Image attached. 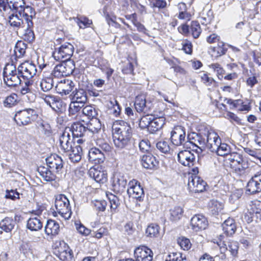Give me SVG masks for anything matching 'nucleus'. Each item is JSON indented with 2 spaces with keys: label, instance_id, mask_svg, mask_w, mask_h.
I'll return each instance as SVG.
<instances>
[{
  "label": "nucleus",
  "instance_id": "c9c22d12",
  "mask_svg": "<svg viewBox=\"0 0 261 261\" xmlns=\"http://www.w3.org/2000/svg\"><path fill=\"white\" fill-rule=\"evenodd\" d=\"M248 208L249 213L252 215V217H255L257 219L261 220V201L254 200L251 202Z\"/></svg>",
  "mask_w": 261,
  "mask_h": 261
},
{
  "label": "nucleus",
  "instance_id": "f8f14e48",
  "mask_svg": "<svg viewBox=\"0 0 261 261\" xmlns=\"http://www.w3.org/2000/svg\"><path fill=\"white\" fill-rule=\"evenodd\" d=\"M135 107L138 112L148 114L151 112L153 105L150 101H147L145 95L140 94L136 97Z\"/></svg>",
  "mask_w": 261,
  "mask_h": 261
},
{
  "label": "nucleus",
  "instance_id": "49530a36",
  "mask_svg": "<svg viewBox=\"0 0 261 261\" xmlns=\"http://www.w3.org/2000/svg\"><path fill=\"white\" fill-rule=\"evenodd\" d=\"M41 89L44 92H48L54 86V81L52 77H48L43 79L40 84Z\"/></svg>",
  "mask_w": 261,
  "mask_h": 261
},
{
  "label": "nucleus",
  "instance_id": "473e14b6",
  "mask_svg": "<svg viewBox=\"0 0 261 261\" xmlns=\"http://www.w3.org/2000/svg\"><path fill=\"white\" fill-rule=\"evenodd\" d=\"M71 133L73 138H84L88 135L89 132L87 127L81 123H76L72 126Z\"/></svg>",
  "mask_w": 261,
  "mask_h": 261
},
{
  "label": "nucleus",
  "instance_id": "aec40b11",
  "mask_svg": "<svg viewBox=\"0 0 261 261\" xmlns=\"http://www.w3.org/2000/svg\"><path fill=\"white\" fill-rule=\"evenodd\" d=\"M73 138V137H71L70 133L67 132L66 129L60 136L59 139L60 149L63 153L75 146Z\"/></svg>",
  "mask_w": 261,
  "mask_h": 261
},
{
  "label": "nucleus",
  "instance_id": "0eeeda50",
  "mask_svg": "<svg viewBox=\"0 0 261 261\" xmlns=\"http://www.w3.org/2000/svg\"><path fill=\"white\" fill-rule=\"evenodd\" d=\"M42 98L44 102L58 113H61L65 110L66 103L57 96L43 94Z\"/></svg>",
  "mask_w": 261,
  "mask_h": 261
},
{
  "label": "nucleus",
  "instance_id": "cd10ccee",
  "mask_svg": "<svg viewBox=\"0 0 261 261\" xmlns=\"http://www.w3.org/2000/svg\"><path fill=\"white\" fill-rule=\"evenodd\" d=\"M194 136L192 139L190 138L189 143L202 150L200 147L198 146V145H201L202 147L205 146L207 130H205L204 133H194Z\"/></svg>",
  "mask_w": 261,
  "mask_h": 261
},
{
  "label": "nucleus",
  "instance_id": "bf43d9fd",
  "mask_svg": "<svg viewBox=\"0 0 261 261\" xmlns=\"http://www.w3.org/2000/svg\"><path fill=\"white\" fill-rule=\"evenodd\" d=\"M20 194L17 192V190H8L7 189L6 190V194L5 195V197L6 199H9L12 200H16V199H20Z\"/></svg>",
  "mask_w": 261,
  "mask_h": 261
},
{
  "label": "nucleus",
  "instance_id": "2eb2a0df",
  "mask_svg": "<svg viewBox=\"0 0 261 261\" xmlns=\"http://www.w3.org/2000/svg\"><path fill=\"white\" fill-rule=\"evenodd\" d=\"M43 210L40 207L36 210H33L32 214L36 217H31L27 222V228L31 231H38L40 230L43 226V224L39 218V216L42 214Z\"/></svg>",
  "mask_w": 261,
  "mask_h": 261
},
{
  "label": "nucleus",
  "instance_id": "ea45409f",
  "mask_svg": "<svg viewBox=\"0 0 261 261\" xmlns=\"http://www.w3.org/2000/svg\"><path fill=\"white\" fill-rule=\"evenodd\" d=\"M9 8L15 13L19 14L24 6V0H7Z\"/></svg>",
  "mask_w": 261,
  "mask_h": 261
},
{
  "label": "nucleus",
  "instance_id": "39448f33",
  "mask_svg": "<svg viewBox=\"0 0 261 261\" xmlns=\"http://www.w3.org/2000/svg\"><path fill=\"white\" fill-rule=\"evenodd\" d=\"M74 52V47L70 43L66 42L59 48H55L53 56L57 61H71V57Z\"/></svg>",
  "mask_w": 261,
  "mask_h": 261
},
{
  "label": "nucleus",
  "instance_id": "72a5a7b5",
  "mask_svg": "<svg viewBox=\"0 0 261 261\" xmlns=\"http://www.w3.org/2000/svg\"><path fill=\"white\" fill-rule=\"evenodd\" d=\"M58 258L62 261H71L73 254L71 249L64 244V248H60L56 254Z\"/></svg>",
  "mask_w": 261,
  "mask_h": 261
},
{
  "label": "nucleus",
  "instance_id": "1a4fd4ad",
  "mask_svg": "<svg viewBox=\"0 0 261 261\" xmlns=\"http://www.w3.org/2000/svg\"><path fill=\"white\" fill-rule=\"evenodd\" d=\"M196 154L193 149L181 150L177 154L178 161L185 166L191 167L196 163Z\"/></svg>",
  "mask_w": 261,
  "mask_h": 261
},
{
  "label": "nucleus",
  "instance_id": "58836bf2",
  "mask_svg": "<svg viewBox=\"0 0 261 261\" xmlns=\"http://www.w3.org/2000/svg\"><path fill=\"white\" fill-rule=\"evenodd\" d=\"M37 171L39 175L46 181H52L56 179V176L53 173L52 170H49L45 167H38Z\"/></svg>",
  "mask_w": 261,
  "mask_h": 261
},
{
  "label": "nucleus",
  "instance_id": "680f3d73",
  "mask_svg": "<svg viewBox=\"0 0 261 261\" xmlns=\"http://www.w3.org/2000/svg\"><path fill=\"white\" fill-rule=\"evenodd\" d=\"M224 44L223 42H220L217 46L213 47V50L214 53H216V57H220L222 55L225 54L227 48H224Z\"/></svg>",
  "mask_w": 261,
  "mask_h": 261
},
{
  "label": "nucleus",
  "instance_id": "423d86ee",
  "mask_svg": "<svg viewBox=\"0 0 261 261\" xmlns=\"http://www.w3.org/2000/svg\"><path fill=\"white\" fill-rule=\"evenodd\" d=\"M57 65L51 72V75L56 77L67 76L73 71L75 66L72 61H64Z\"/></svg>",
  "mask_w": 261,
  "mask_h": 261
},
{
  "label": "nucleus",
  "instance_id": "a19ab883",
  "mask_svg": "<svg viewBox=\"0 0 261 261\" xmlns=\"http://www.w3.org/2000/svg\"><path fill=\"white\" fill-rule=\"evenodd\" d=\"M16 221L10 217H6L0 222V228L7 232H11L14 228Z\"/></svg>",
  "mask_w": 261,
  "mask_h": 261
},
{
  "label": "nucleus",
  "instance_id": "de8ad7c7",
  "mask_svg": "<svg viewBox=\"0 0 261 261\" xmlns=\"http://www.w3.org/2000/svg\"><path fill=\"white\" fill-rule=\"evenodd\" d=\"M248 168V164L247 161L243 162L240 164L237 165L235 167L232 168V171L239 175H242L246 174L247 170Z\"/></svg>",
  "mask_w": 261,
  "mask_h": 261
},
{
  "label": "nucleus",
  "instance_id": "f3484780",
  "mask_svg": "<svg viewBox=\"0 0 261 261\" xmlns=\"http://www.w3.org/2000/svg\"><path fill=\"white\" fill-rule=\"evenodd\" d=\"M246 191L252 194L261 192V171L257 172L249 180Z\"/></svg>",
  "mask_w": 261,
  "mask_h": 261
},
{
  "label": "nucleus",
  "instance_id": "e2e57ef3",
  "mask_svg": "<svg viewBox=\"0 0 261 261\" xmlns=\"http://www.w3.org/2000/svg\"><path fill=\"white\" fill-rule=\"evenodd\" d=\"M94 208L98 212H103L107 206V202L105 200H95L92 202Z\"/></svg>",
  "mask_w": 261,
  "mask_h": 261
},
{
  "label": "nucleus",
  "instance_id": "0e129e2a",
  "mask_svg": "<svg viewBox=\"0 0 261 261\" xmlns=\"http://www.w3.org/2000/svg\"><path fill=\"white\" fill-rule=\"evenodd\" d=\"M32 28L27 25V28L25 30V33L23 34L24 39L29 42H32L35 40V35Z\"/></svg>",
  "mask_w": 261,
  "mask_h": 261
},
{
  "label": "nucleus",
  "instance_id": "603ef678",
  "mask_svg": "<svg viewBox=\"0 0 261 261\" xmlns=\"http://www.w3.org/2000/svg\"><path fill=\"white\" fill-rule=\"evenodd\" d=\"M170 219L172 221H176L179 220L183 213L182 209L179 206H175L170 211Z\"/></svg>",
  "mask_w": 261,
  "mask_h": 261
},
{
  "label": "nucleus",
  "instance_id": "b1692460",
  "mask_svg": "<svg viewBox=\"0 0 261 261\" xmlns=\"http://www.w3.org/2000/svg\"><path fill=\"white\" fill-rule=\"evenodd\" d=\"M82 148L80 145H75L64 153V154L68 156L70 161L73 163L79 162L82 159Z\"/></svg>",
  "mask_w": 261,
  "mask_h": 261
},
{
  "label": "nucleus",
  "instance_id": "4c0bfd02",
  "mask_svg": "<svg viewBox=\"0 0 261 261\" xmlns=\"http://www.w3.org/2000/svg\"><path fill=\"white\" fill-rule=\"evenodd\" d=\"M9 22L10 25L14 28V30L23 28V21L17 13H13L9 16Z\"/></svg>",
  "mask_w": 261,
  "mask_h": 261
},
{
  "label": "nucleus",
  "instance_id": "a211bd4d",
  "mask_svg": "<svg viewBox=\"0 0 261 261\" xmlns=\"http://www.w3.org/2000/svg\"><path fill=\"white\" fill-rule=\"evenodd\" d=\"M129 188L127 190V192L129 196H132L133 198L141 200L142 196H144V191L140 186V183L136 180H133L128 183Z\"/></svg>",
  "mask_w": 261,
  "mask_h": 261
},
{
  "label": "nucleus",
  "instance_id": "c756f323",
  "mask_svg": "<svg viewBox=\"0 0 261 261\" xmlns=\"http://www.w3.org/2000/svg\"><path fill=\"white\" fill-rule=\"evenodd\" d=\"M158 164L156 158L152 154L147 153L142 158V165L146 169H152Z\"/></svg>",
  "mask_w": 261,
  "mask_h": 261
},
{
  "label": "nucleus",
  "instance_id": "f704fd0d",
  "mask_svg": "<svg viewBox=\"0 0 261 261\" xmlns=\"http://www.w3.org/2000/svg\"><path fill=\"white\" fill-rule=\"evenodd\" d=\"M226 161L229 162V166L231 169L235 167L237 165L247 161L243 157V155L237 152H232L227 156Z\"/></svg>",
  "mask_w": 261,
  "mask_h": 261
},
{
  "label": "nucleus",
  "instance_id": "13d9d810",
  "mask_svg": "<svg viewBox=\"0 0 261 261\" xmlns=\"http://www.w3.org/2000/svg\"><path fill=\"white\" fill-rule=\"evenodd\" d=\"M156 147L162 153L166 154L170 153V147L167 141H162L158 142L156 144Z\"/></svg>",
  "mask_w": 261,
  "mask_h": 261
},
{
  "label": "nucleus",
  "instance_id": "4d7b16f0",
  "mask_svg": "<svg viewBox=\"0 0 261 261\" xmlns=\"http://www.w3.org/2000/svg\"><path fill=\"white\" fill-rule=\"evenodd\" d=\"M177 241L181 248L184 250H188L191 247L192 244L190 240L188 238L184 237H181L178 238Z\"/></svg>",
  "mask_w": 261,
  "mask_h": 261
},
{
  "label": "nucleus",
  "instance_id": "052dcab7",
  "mask_svg": "<svg viewBox=\"0 0 261 261\" xmlns=\"http://www.w3.org/2000/svg\"><path fill=\"white\" fill-rule=\"evenodd\" d=\"M76 22L80 28H85L89 27L92 23V20L89 19L87 17L81 16L76 18Z\"/></svg>",
  "mask_w": 261,
  "mask_h": 261
},
{
  "label": "nucleus",
  "instance_id": "c85d7f7f",
  "mask_svg": "<svg viewBox=\"0 0 261 261\" xmlns=\"http://www.w3.org/2000/svg\"><path fill=\"white\" fill-rule=\"evenodd\" d=\"M72 100L77 101L82 104H85L88 101L86 91L83 89H75L70 95Z\"/></svg>",
  "mask_w": 261,
  "mask_h": 261
},
{
  "label": "nucleus",
  "instance_id": "2f4dec72",
  "mask_svg": "<svg viewBox=\"0 0 261 261\" xmlns=\"http://www.w3.org/2000/svg\"><path fill=\"white\" fill-rule=\"evenodd\" d=\"M60 230L59 224L56 221L48 220L45 226L44 231L46 234L56 236Z\"/></svg>",
  "mask_w": 261,
  "mask_h": 261
},
{
  "label": "nucleus",
  "instance_id": "9d476101",
  "mask_svg": "<svg viewBox=\"0 0 261 261\" xmlns=\"http://www.w3.org/2000/svg\"><path fill=\"white\" fill-rule=\"evenodd\" d=\"M206 186V182L196 175H191L188 178V187L191 192H202L205 190Z\"/></svg>",
  "mask_w": 261,
  "mask_h": 261
},
{
  "label": "nucleus",
  "instance_id": "c03bdc74",
  "mask_svg": "<svg viewBox=\"0 0 261 261\" xmlns=\"http://www.w3.org/2000/svg\"><path fill=\"white\" fill-rule=\"evenodd\" d=\"M83 114L89 118H95L98 115V110L92 106H86L82 110Z\"/></svg>",
  "mask_w": 261,
  "mask_h": 261
},
{
  "label": "nucleus",
  "instance_id": "9b49d317",
  "mask_svg": "<svg viewBox=\"0 0 261 261\" xmlns=\"http://www.w3.org/2000/svg\"><path fill=\"white\" fill-rule=\"evenodd\" d=\"M127 185V180L120 172H115L112 178L113 190L116 193L123 192Z\"/></svg>",
  "mask_w": 261,
  "mask_h": 261
},
{
  "label": "nucleus",
  "instance_id": "6e6552de",
  "mask_svg": "<svg viewBox=\"0 0 261 261\" xmlns=\"http://www.w3.org/2000/svg\"><path fill=\"white\" fill-rule=\"evenodd\" d=\"M18 72L22 79L33 80V77L37 72L36 65L30 62H25L18 67Z\"/></svg>",
  "mask_w": 261,
  "mask_h": 261
},
{
  "label": "nucleus",
  "instance_id": "412c9836",
  "mask_svg": "<svg viewBox=\"0 0 261 261\" xmlns=\"http://www.w3.org/2000/svg\"><path fill=\"white\" fill-rule=\"evenodd\" d=\"M206 142L205 146L212 152H215L218 150V146L221 142V139L216 133L207 130Z\"/></svg>",
  "mask_w": 261,
  "mask_h": 261
},
{
  "label": "nucleus",
  "instance_id": "f03ea898",
  "mask_svg": "<svg viewBox=\"0 0 261 261\" xmlns=\"http://www.w3.org/2000/svg\"><path fill=\"white\" fill-rule=\"evenodd\" d=\"M37 116L36 111L29 108L17 112L14 119L19 126H24L31 123L35 120Z\"/></svg>",
  "mask_w": 261,
  "mask_h": 261
},
{
  "label": "nucleus",
  "instance_id": "20e7f679",
  "mask_svg": "<svg viewBox=\"0 0 261 261\" xmlns=\"http://www.w3.org/2000/svg\"><path fill=\"white\" fill-rule=\"evenodd\" d=\"M57 212L65 219H69L71 215V211L69 201L68 198L63 194L58 195L55 202Z\"/></svg>",
  "mask_w": 261,
  "mask_h": 261
},
{
  "label": "nucleus",
  "instance_id": "4be33fe9",
  "mask_svg": "<svg viewBox=\"0 0 261 261\" xmlns=\"http://www.w3.org/2000/svg\"><path fill=\"white\" fill-rule=\"evenodd\" d=\"M191 224L192 229L198 231L200 230L205 229L208 225V221L203 215L197 214L192 218Z\"/></svg>",
  "mask_w": 261,
  "mask_h": 261
},
{
  "label": "nucleus",
  "instance_id": "bb28decb",
  "mask_svg": "<svg viewBox=\"0 0 261 261\" xmlns=\"http://www.w3.org/2000/svg\"><path fill=\"white\" fill-rule=\"evenodd\" d=\"M74 87L73 82L70 80H64V82L61 81L56 86V89L58 93L62 95H66L73 90Z\"/></svg>",
  "mask_w": 261,
  "mask_h": 261
},
{
  "label": "nucleus",
  "instance_id": "8fccbe9b",
  "mask_svg": "<svg viewBox=\"0 0 261 261\" xmlns=\"http://www.w3.org/2000/svg\"><path fill=\"white\" fill-rule=\"evenodd\" d=\"M159 225L156 224H151L149 225L146 230L147 236L150 237H158L159 235Z\"/></svg>",
  "mask_w": 261,
  "mask_h": 261
},
{
  "label": "nucleus",
  "instance_id": "e433bc0d",
  "mask_svg": "<svg viewBox=\"0 0 261 261\" xmlns=\"http://www.w3.org/2000/svg\"><path fill=\"white\" fill-rule=\"evenodd\" d=\"M165 122V119L164 117L153 118L152 117L148 131L150 133H154L164 126Z\"/></svg>",
  "mask_w": 261,
  "mask_h": 261
},
{
  "label": "nucleus",
  "instance_id": "7ed1b4c3",
  "mask_svg": "<svg viewBox=\"0 0 261 261\" xmlns=\"http://www.w3.org/2000/svg\"><path fill=\"white\" fill-rule=\"evenodd\" d=\"M10 67L11 69L6 67L4 69V81L8 87H15L21 84L22 78L18 72V68L16 69L15 67H12V65H10Z\"/></svg>",
  "mask_w": 261,
  "mask_h": 261
},
{
  "label": "nucleus",
  "instance_id": "393cba45",
  "mask_svg": "<svg viewBox=\"0 0 261 261\" xmlns=\"http://www.w3.org/2000/svg\"><path fill=\"white\" fill-rule=\"evenodd\" d=\"M222 227L224 233L227 237L233 235L237 229V223L234 219L230 217L222 224Z\"/></svg>",
  "mask_w": 261,
  "mask_h": 261
},
{
  "label": "nucleus",
  "instance_id": "7c9ffc66",
  "mask_svg": "<svg viewBox=\"0 0 261 261\" xmlns=\"http://www.w3.org/2000/svg\"><path fill=\"white\" fill-rule=\"evenodd\" d=\"M89 175L90 177L92 178L97 182L103 183L107 180V174L103 171L97 170L95 168H91L90 169Z\"/></svg>",
  "mask_w": 261,
  "mask_h": 261
},
{
  "label": "nucleus",
  "instance_id": "37998d69",
  "mask_svg": "<svg viewBox=\"0 0 261 261\" xmlns=\"http://www.w3.org/2000/svg\"><path fill=\"white\" fill-rule=\"evenodd\" d=\"M89 133H97L101 129V124L100 120L95 118L91 119L90 122L87 124Z\"/></svg>",
  "mask_w": 261,
  "mask_h": 261
},
{
  "label": "nucleus",
  "instance_id": "6e6d98bb",
  "mask_svg": "<svg viewBox=\"0 0 261 261\" xmlns=\"http://www.w3.org/2000/svg\"><path fill=\"white\" fill-rule=\"evenodd\" d=\"M152 117V116H150L149 113H148L146 115L143 116L140 120L139 126L142 129L147 128L148 130H149Z\"/></svg>",
  "mask_w": 261,
  "mask_h": 261
},
{
  "label": "nucleus",
  "instance_id": "69168bd1",
  "mask_svg": "<svg viewBox=\"0 0 261 261\" xmlns=\"http://www.w3.org/2000/svg\"><path fill=\"white\" fill-rule=\"evenodd\" d=\"M150 6L152 8L156 7L159 9H164L167 6L165 0H148Z\"/></svg>",
  "mask_w": 261,
  "mask_h": 261
},
{
  "label": "nucleus",
  "instance_id": "f257e3e1",
  "mask_svg": "<svg viewBox=\"0 0 261 261\" xmlns=\"http://www.w3.org/2000/svg\"><path fill=\"white\" fill-rule=\"evenodd\" d=\"M113 138L115 146L120 149L127 146L132 136V129L128 123L121 121L115 124Z\"/></svg>",
  "mask_w": 261,
  "mask_h": 261
},
{
  "label": "nucleus",
  "instance_id": "5701e85b",
  "mask_svg": "<svg viewBox=\"0 0 261 261\" xmlns=\"http://www.w3.org/2000/svg\"><path fill=\"white\" fill-rule=\"evenodd\" d=\"M89 161L95 164L102 163L105 160L104 152L98 147H92L89 150Z\"/></svg>",
  "mask_w": 261,
  "mask_h": 261
},
{
  "label": "nucleus",
  "instance_id": "ddd939ff",
  "mask_svg": "<svg viewBox=\"0 0 261 261\" xmlns=\"http://www.w3.org/2000/svg\"><path fill=\"white\" fill-rule=\"evenodd\" d=\"M186 138V130L181 126H176L171 132V141L175 146L185 145Z\"/></svg>",
  "mask_w": 261,
  "mask_h": 261
},
{
  "label": "nucleus",
  "instance_id": "774afa93",
  "mask_svg": "<svg viewBox=\"0 0 261 261\" xmlns=\"http://www.w3.org/2000/svg\"><path fill=\"white\" fill-rule=\"evenodd\" d=\"M184 258H186L182 257L180 253L172 252L168 255L165 261H182Z\"/></svg>",
  "mask_w": 261,
  "mask_h": 261
},
{
  "label": "nucleus",
  "instance_id": "338daca9",
  "mask_svg": "<svg viewBox=\"0 0 261 261\" xmlns=\"http://www.w3.org/2000/svg\"><path fill=\"white\" fill-rule=\"evenodd\" d=\"M244 151L246 153L253 156L261 163V153L259 150H252L249 148H244Z\"/></svg>",
  "mask_w": 261,
  "mask_h": 261
},
{
  "label": "nucleus",
  "instance_id": "864d4df0",
  "mask_svg": "<svg viewBox=\"0 0 261 261\" xmlns=\"http://www.w3.org/2000/svg\"><path fill=\"white\" fill-rule=\"evenodd\" d=\"M17 102V95L16 94H12L5 98L3 104L5 107L11 108L16 105Z\"/></svg>",
  "mask_w": 261,
  "mask_h": 261
},
{
  "label": "nucleus",
  "instance_id": "3c124183",
  "mask_svg": "<svg viewBox=\"0 0 261 261\" xmlns=\"http://www.w3.org/2000/svg\"><path fill=\"white\" fill-rule=\"evenodd\" d=\"M85 104L80 105L79 102L72 100L69 107V114L70 115H74L79 112L84 106Z\"/></svg>",
  "mask_w": 261,
  "mask_h": 261
},
{
  "label": "nucleus",
  "instance_id": "a18cd8bd",
  "mask_svg": "<svg viewBox=\"0 0 261 261\" xmlns=\"http://www.w3.org/2000/svg\"><path fill=\"white\" fill-rule=\"evenodd\" d=\"M230 146L226 143H221L218 146V150L215 152L217 153L218 155L220 156H226V159L227 158V156L231 153Z\"/></svg>",
  "mask_w": 261,
  "mask_h": 261
},
{
  "label": "nucleus",
  "instance_id": "4468645a",
  "mask_svg": "<svg viewBox=\"0 0 261 261\" xmlns=\"http://www.w3.org/2000/svg\"><path fill=\"white\" fill-rule=\"evenodd\" d=\"M134 261H152L153 252L145 246H140L134 251Z\"/></svg>",
  "mask_w": 261,
  "mask_h": 261
},
{
  "label": "nucleus",
  "instance_id": "79ce46f5",
  "mask_svg": "<svg viewBox=\"0 0 261 261\" xmlns=\"http://www.w3.org/2000/svg\"><path fill=\"white\" fill-rule=\"evenodd\" d=\"M27 44L23 41H18L15 44L14 48V55L16 58H20L25 54Z\"/></svg>",
  "mask_w": 261,
  "mask_h": 261
},
{
  "label": "nucleus",
  "instance_id": "5fc2aeb1",
  "mask_svg": "<svg viewBox=\"0 0 261 261\" xmlns=\"http://www.w3.org/2000/svg\"><path fill=\"white\" fill-rule=\"evenodd\" d=\"M96 144L102 152H109L112 150L111 146L104 140L98 139L96 141Z\"/></svg>",
  "mask_w": 261,
  "mask_h": 261
},
{
  "label": "nucleus",
  "instance_id": "6ab92c4d",
  "mask_svg": "<svg viewBox=\"0 0 261 261\" xmlns=\"http://www.w3.org/2000/svg\"><path fill=\"white\" fill-rule=\"evenodd\" d=\"M48 167L53 172L59 173L63 167V162L61 158L57 154H52L46 159Z\"/></svg>",
  "mask_w": 261,
  "mask_h": 261
},
{
  "label": "nucleus",
  "instance_id": "09e8293b",
  "mask_svg": "<svg viewBox=\"0 0 261 261\" xmlns=\"http://www.w3.org/2000/svg\"><path fill=\"white\" fill-rule=\"evenodd\" d=\"M190 31L194 38H198L201 33V29L199 23L197 21H192L190 27Z\"/></svg>",
  "mask_w": 261,
  "mask_h": 261
},
{
  "label": "nucleus",
  "instance_id": "dca6fc26",
  "mask_svg": "<svg viewBox=\"0 0 261 261\" xmlns=\"http://www.w3.org/2000/svg\"><path fill=\"white\" fill-rule=\"evenodd\" d=\"M33 82V80L22 79L21 84H20L21 86L20 90V94L25 96L30 102L34 101L36 98V95L33 92L32 88Z\"/></svg>",
  "mask_w": 261,
  "mask_h": 261
},
{
  "label": "nucleus",
  "instance_id": "a878e982",
  "mask_svg": "<svg viewBox=\"0 0 261 261\" xmlns=\"http://www.w3.org/2000/svg\"><path fill=\"white\" fill-rule=\"evenodd\" d=\"M18 14L20 17L24 18L29 27H33L32 18L35 15V12L33 8L28 6H26L25 4L22 9L21 12H20Z\"/></svg>",
  "mask_w": 261,
  "mask_h": 261
}]
</instances>
